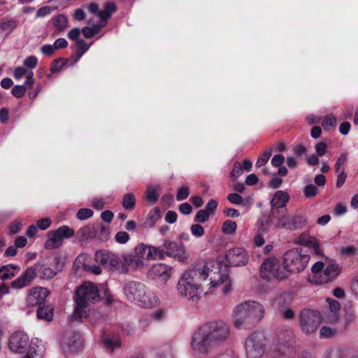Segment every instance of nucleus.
<instances>
[{
	"label": "nucleus",
	"instance_id": "bf43d9fd",
	"mask_svg": "<svg viewBox=\"0 0 358 358\" xmlns=\"http://www.w3.org/2000/svg\"><path fill=\"white\" fill-rule=\"evenodd\" d=\"M227 199L230 203L236 205L242 204L243 202V197L240 194L236 193L229 194L227 196Z\"/></svg>",
	"mask_w": 358,
	"mask_h": 358
},
{
	"label": "nucleus",
	"instance_id": "a18cd8bd",
	"mask_svg": "<svg viewBox=\"0 0 358 358\" xmlns=\"http://www.w3.org/2000/svg\"><path fill=\"white\" fill-rule=\"evenodd\" d=\"M318 193V189L313 184L307 185L303 189V194L306 198H313Z\"/></svg>",
	"mask_w": 358,
	"mask_h": 358
},
{
	"label": "nucleus",
	"instance_id": "c9c22d12",
	"mask_svg": "<svg viewBox=\"0 0 358 358\" xmlns=\"http://www.w3.org/2000/svg\"><path fill=\"white\" fill-rule=\"evenodd\" d=\"M271 222L269 218L259 219L257 222V232L265 234L268 233L271 228Z\"/></svg>",
	"mask_w": 358,
	"mask_h": 358
},
{
	"label": "nucleus",
	"instance_id": "4c0bfd02",
	"mask_svg": "<svg viewBox=\"0 0 358 358\" xmlns=\"http://www.w3.org/2000/svg\"><path fill=\"white\" fill-rule=\"evenodd\" d=\"M237 228L236 222L231 220H227L224 222L222 227V231L225 234L231 235L235 233Z\"/></svg>",
	"mask_w": 358,
	"mask_h": 358
},
{
	"label": "nucleus",
	"instance_id": "f8f14e48",
	"mask_svg": "<svg viewBox=\"0 0 358 358\" xmlns=\"http://www.w3.org/2000/svg\"><path fill=\"white\" fill-rule=\"evenodd\" d=\"M300 327L302 331L310 334L317 331L322 322V317L317 311L304 309L299 315Z\"/></svg>",
	"mask_w": 358,
	"mask_h": 358
},
{
	"label": "nucleus",
	"instance_id": "72a5a7b5",
	"mask_svg": "<svg viewBox=\"0 0 358 358\" xmlns=\"http://www.w3.org/2000/svg\"><path fill=\"white\" fill-rule=\"evenodd\" d=\"M122 266V263L120 258L117 255L111 252L106 267L118 271L120 270Z\"/></svg>",
	"mask_w": 358,
	"mask_h": 358
},
{
	"label": "nucleus",
	"instance_id": "8fccbe9b",
	"mask_svg": "<svg viewBox=\"0 0 358 358\" xmlns=\"http://www.w3.org/2000/svg\"><path fill=\"white\" fill-rule=\"evenodd\" d=\"M27 91V87L22 85H17L13 87L11 90L12 94L16 98L22 97Z\"/></svg>",
	"mask_w": 358,
	"mask_h": 358
},
{
	"label": "nucleus",
	"instance_id": "f03ea898",
	"mask_svg": "<svg viewBox=\"0 0 358 358\" xmlns=\"http://www.w3.org/2000/svg\"><path fill=\"white\" fill-rule=\"evenodd\" d=\"M99 300V289L97 285L92 282H83L76 291V306L72 316L73 319L79 320L87 317L90 304Z\"/></svg>",
	"mask_w": 358,
	"mask_h": 358
},
{
	"label": "nucleus",
	"instance_id": "864d4df0",
	"mask_svg": "<svg viewBox=\"0 0 358 358\" xmlns=\"http://www.w3.org/2000/svg\"><path fill=\"white\" fill-rule=\"evenodd\" d=\"M37 64L38 59L36 56L34 55L27 57L23 62L24 66L31 69H34L37 66Z\"/></svg>",
	"mask_w": 358,
	"mask_h": 358
},
{
	"label": "nucleus",
	"instance_id": "1a4fd4ad",
	"mask_svg": "<svg viewBox=\"0 0 358 358\" xmlns=\"http://www.w3.org/2000/svg\"><path fill=\"white\" fill-rule=\"evenodd\" d=\"M307 222V218L303 215L287 214L278 217L275 227L292 231L303 229Z\"/></svg>",
	"mask_w": 358,
	"mask_h": 358
},
{
	"label": "nucleus",
	"instance_id": "412c9836",
	"mask_svg": "<svg viewBox=\"0 0 358 358\" xmlns=\"http://www.w3.org/2000/svg\"><path fill=\"white\" fill-rule=\"evenodd\" d=\"M172 268L164 264H154L149 270V277L166 282L171 277Z\"/></svg>",
	"mask_w": 358,
	"mask_h": 358
},
{
	"label": "nucleus",
	"instance_id": "a211bd4d",
	"mask_svg": "<svg viewBox=\"0 0 358 358\" xmlns=\"http://www.w3.org/2000/svg\"><path fill=\"white\" fill-rule=\"evenodd\" d=\"M342 266L335 261L328 262L323 270L322 275L318 278L317 284H324L334 280L341 273Z\"/></svg>",
	"mask_w": 358,
	"mask_h": 358
},
{
	"label": "nucleus",
	"instance_id": "ea45409f",
	"mask_svg": "<svg viewBox=\"0 0 358 358\" xmlns=\"http://www.w3.org/2000/svg\"><path fill=\"white\" fill-rule=\"evenodd\" d=\"M67 62L68 59L65 58L56 59L52 62L50 69L52 73L59 72Z\"/></svg>",
	"mask_w": 358,
	"mask_h": 358
},
{
	"label": "nucleus",
	"instance_id": "13d9d810",
	"mask_svg": "<svg viewBox=\"0 0 358 358\" xmlns=\"http://www.w3.org/2000/svg\"><path fill=\"white\" fill-rule=\"evenodd\" d=\"M52 221L48 217L40 219L36 222V226L41 230H45L51 225Z\"/></svg>",
	"mask_w": 358,
	"mask_h": 358
},
{
	"label": "nucleus",
	"instance_id": "c03bdc74",
	"mask_svg": "<svg viewBox=\"0 0 358 358\" xmlns=\"http://www.w3.org/2000/svg\"><path fill=\"white\" fill-rule=\"evenodd\" d=\"M210 289L214 288L221 284H223L224 282H227L228 280V275L225 274H222L219 275V278L217 279L215 277L210 276Z\"/></svg>",
	"mask_w": 358,
	"mask_h": 358
},
{
	"label": "nucleus",
	"instance_id": "bb28decb",
	"mask_svg": "<svg viewBox=\"0 0 358 358\" xmlns=\"http://www.w3.org/2000/svg\"><path fill=\"white\" fill-rule=\"evenodd\" d=\"M161 190V187L158 185H149L147 187V191L145 192V200L149 202L150 204H154L157 201L159 194V192Z\"/></svg>",
	"mask_w": 358,
	"mask_h": 358
},
{
	"label": "nucleus",
	"instance_id": "79ce46f5",
	"mask_svg": "<svg viewBox=\"0 0 358 358\" xmlns=\"http://www.w3.org/2000/svg\"><path fill=\"white\" fill-rule=\"evenodd\" d=\"M15 276V273L10 268V265L0 266V279L2 280L11 279Z\"/></svg>",
	"mask_w": 358,
	"mask_h": 358
},
{
	"label": "nucleus",
	"instance_id": "4468645a",
	"mask_svg": "<svg viewBox=\"0 0 358 358\" xmlns=\"http://www.w3.org/2000/svg\"><path fill=\"white\" fill-rule=\"evenodd\" d=\"M199 288L185 275H182L177 284V290L181 296L193 302L200 299Z\"/></svg>",
	"mask_w": 358,
	"mask_h": 358
},
{
	"label": "nucleus",
	"instance_id": "5fc2aeb1",
	"mask_svg": "<svg viewBox=\"0 0 358 358\" xmlns=\"http://www.w3.org/2000/svg\"><path fill=\"white\" fill-rule=\"evenodd\" d=\"M347 157L348 155L346 153H342L339 156L335 164L336 172H340L341 169H343V166L347 162Z\"/></svg>",
	"mask_w": 358,
	"mask_h": 358
},
{
	"label": "nucleus",
	"instance_id": "c85d7f7f",
	"mask_svg": "<svg viewBox=\"0 0 358 358\" xmlns=\"http://www.w3.org/2000/svg\"><path fill=\"white\" fill-rule=\"evenodd\" d=\"M91 44H87L83 39H78L76 42V59L75 62H78L81 57L88 50Z\"/></svg>",
	"mask_w": 358,
	"mask_h": 358
},
{
	"label": "nucleus",
	"instance_id": "09e8293b",
	"mask_svg": "<svg viewBox=\"0 0 358 358\" xmlns=\"http://www.w3.org/2000/svg\"><path fill=\"white\" fill-rule=\"evenodd\" d=\"M316 238L314 237H310L309 234L303 233L299 236L298 243L301 245L309 247L311 243Z\"/></svg>",
	"mask_w": 358,
	"mask_h": 358
},
{
	"label": "nucleus",
	"instance_id": "473e14b6",
	"mask_svg": "<svg viewBox=\"0 0 358 358\" xmlns=\"http://www.w3.org/2000/svg\"><path fill=\"white\" fill-rule=\"evenodd\" d=\"M160 217V211L158 208L151 210L148 213V220L145 222V225L148 227H152Z\"/></svg>",
	"mask_w": 358,
	"mask_h": 358
},
{
	"label": "nucleus",
	"instance_id": "e433bc0d",
	"mask_svg": "<svg viewBox=\"0 0 358 358\" xmlns=\"http://www.w3.org/2000/svg\"><path fill=\"white\" fill-rule=\"evenodd\" d=\"M101 26L95 24L92 27H84L82 29V33L85 38H90L99 33Z\"/></svg>",
	"mask_w": 358,
	"mask_h": 358
},
{
	"label": "nucleus",
	"instance_id": "e2e57ef3",
	"mask_svg": "<svg viewBox=\"0 0 358 358\" xmlns=\"http://www.w3.org/2000/svg\"><path fill=\"white\" fill-rule=\"evenodd\" d=\"M56 50V48H55V45H50V44H46L43 45L41 48V52L46 56L50 57L53 55L55 51Z\"/></svg>",
	"mask_w": 358,
	"mask_h": 358
},
{
	"label": "nucleus",
	"instance_id": "ddd939ff",
	"mask_svg": "<svg viewBox=\"0 0 358 358\" xmlns=\"http://www.w3.org/2000/svg\"><path fill=\"white\" fill-rule=\"evenodd\" d=\"M260 275L265 280H270L272 277L281 280L285 278V272L275 257H269L262 264Z\"/></svg>",
	"mask_w": 358,
	"mask_h": 358
},
{
	"label": "nucleus",
	"instance_id": "6ab92c4d",
	"mask_svg": "<svg viewBox=\"0 0 358 358\" xmlns=\"http://www.w3.org/2000/svg\"><path fill=\"white\" fill-rule=\"evenodd\" d=\"M50 292L44 287H32L28 290L27 303L28 306L43 305Z\"/></svg>",
	"mask_w": 358,
	"mask_h": 358
},
{
	"label": "nucleus",
	"instance_id": "0e129e2a",
	"mask_svg": "<svg viewBox=\"0 0 358 358\" xmlns=\"http://www.w3.org/2000/svg\"><path fill=\"white\" fill-rule=\"evenodd\" d=\"M338 173V175L337 176L336 185V187L340 188L345 183V180L347 178V174L345 173L344 169H342L341 171Z\"/></svg>",
	"mask_w": 358,
	"mask_h": 358
},
{
	"label": "nucleus",
	"instance_id": "9d476101",
	"mask_svg": "<svg viewBox=\"0 0 358 358\" xmlns=\"http://www.w3.org/2000/svg\"><path fill=\"white\" fill-rule=\"evenodd\" d=\"M215 346L209 336L200 326L193 334L191 347L194 354L206 355Z\"/></svg>",
	"mask_w": 358,
	"mask_h": 358
},
{
	"label": "nucleus",
	"instance_id": "2f4dec72",
	"mask_svg": "<svg viewBox=\"0 0 358 358\" xmlns=\"http://www.w3.org/2000/svg\"><path fill=\"white\" fill-rule=\"evenodd\" d=\"M38 273L43 279H50L56 275V271L46 265H41L38 270Z\"/></svg>",
	"mask_w": 358,
	"mask_h": 358
},
{
	"label": "nucleus",
	"instance_id": "603ef678",
	"mask_svg": "<svg viewBox=\"0 0 358 358\" xmlns=\"http://www.w3.org/2000/svg\"><path fill=\"white\" fill-rule=\"evenodd\" d=\"M93 215V211L90 208H81L77 213V217L80 220H87Z\"/></svg>",
	"mask_w": 358,
	"mask_h": 358
},
{
	"label": "nucleus",
	"instance_id": "a19ab883",
	"mask_svg": "<svg viewBox=\"0 0 358 358\" xmlns=\"http://www.w3.org/2000/svg\"><path fill=\"white\" fill-rule=\"evenodd\" d=\"M324 267L325 265L322 262H317L312 266L311 270L313 273V278L316 283H317L318 278L320 277V275H322Z\"/></svg>",
	"mask_w": 358,
	"mask_h": 358
},
{
	"label": "nucleus",
	"instance_id": "39448f33",
	"mask_svg": "<svg viewBox=\"0 0 358 358\" xmlns=\"http://www.w3.org/2000/svg\"><path fill=\"white\" fill-rule=\"evenodd\" d=\"M310 260L306 253L301 249L295 248L286 252L283 255L282 270L285 278L290 273H299L305 269Z\"/></svg>",
	"mask_w": 358,
	"mask_h": 358
},
{
	"label": "nucleus",
	"instance_id": "a878e982",
	"mask_svg": "<svg viewBox=\"0 0 358 358\" xmlns=\"http://www.w3.org/2000/svg\"><path fill=\"white\" fill-rule=\"evenodd\" d=\"M77 235L81 241L92 239L96 236V230L92 224H88L79 229Z\"/></svg>",
	"mask_w": 358,
	"mask_h": 358
},
{
	"label": "nucleus",
	"instance_id": "4d7b16f0",
	"mask_svg": "<svg viewBox=\"0 0 358 358\" xmlns=\"http://www.w3.org/2000/svg\"><path fill=\"white\" fill-rule=\"evenodd\" d=\"M115 241L118 243L124 244L129 239V235L126 231H118L115 235Z\"/></svg>",
	"mask_w": 358,
	"mask_h": 358
},
{
	"label": "nucleus",
	"instance_id": "7ed1b4c3",
	"mask_svg": "<svg viewBox=\"0 0 358 358\" xmlns=\"http://www.w3.org/2000/svg\"><path fill=\"white\" fill-rule=\"evenodd\" d=\"M122 291L127 300L143 308H152L156 305L155 294L143 282L131 280L126 282Z\"/></svg>",
	"mask_w": 358,
	"mask_h": 358
},
{
	"label": "nucleus",
	"instance_id": "37998d69",
	"mask_svg": "<svg viewBox=\"0 0 358 358\" xmlns=\"http://www.w3.org/2000/svg\"><path fill=\"white\" fill-rule=\"evenodd\" d=\"M336 124V118L333 115L325 117L322 122L324 130H329L330 127H334Z\"/></svg>",
	"mask_w": 358,
	"mask_h": 358
},
{
	"label": "nucleus",
	"instance_id": "423d86ee",
	"mask_svg": "<svg viewBox=\"0 0 358 358\" xmlns=\"http://www.w3.org/2000/svg\"><path fill=\"white\" fill-rule=\"evenodd\" d=\"M201 327L209 336L215 346L220 345L229 336V326L224 320H210L203 324Z\"/></svg>",
	"mask_w": 358,
	"mask_h": 358
},
{
	"label": "nucleus",
	"instance_id": "4be33fe9",
	"mask_svg": "<svg viewBox=\"0 0 358 358\" xmlns=\"http://www.w3.org/2000/svg\"><path fill=\"white\" fill-rule=\"evenodd\" d=\"M164 248H162V245L156 247L153 245H141L136 248V252H138V251L147 252L146 258L148 259H162L164 257Z\"/></svg>",
	"mask_w": 358,
	"mask_h": 358
},
{
	"label": "nucleus",
	"instance_id": "20e7f679",
	"mask_svg": "<svg viewBox=\"0 0 358 358\" xmlns=\"http://www.w3.org/2000/svg\"><path fill=\"white\" fill-rule=\"evenodd\" d=\"M8 345L14 352H27L24 358H41L44 352V346L41 341L38 338L30 341L28 335L22 331L13 334L9 338Z\"/></svg>",
	"mask_w": 358,
	"mask_h": 358
},
{
	"label": "nucleus",
	"instance_id": "cd10ccee",
	"mask_svg": "<svg viewBox=\"0 0 358 358\" xmlns=\"http://www.w3.org/2000/svg\"><path fill=\"white\" fill-rule=\"evenodd\" d=\"M69 20L65 15L59 14L52 18V24L59 32L64 31L69 26Z\"/></svg>",
	"mask_w": 358,
	"mask_h": 358
},
{
	"label": "nucleus",
	"instance_id": "69168bd1",
	"mask_svg": "<svg viewBox=\"0 0 358 358\" xmlns=\"http://www.w3.org/2000/svg\"><path fill=\"white\" fill-rule=\"evenodd\" d=\"M355 252L356 248L353 245H348L341 249V255L346 257L354 255Z\"/></svg>",
	"mask_w": 358,
	"mask_h": 358
},
{
	"label": "nucleus",
	"instance_id": "58836bf2",
	"mask_svg": "<svg viewBox=\"0 0 358 358\" xmlns=\"http://www.w3.org/2000/svg\"><path fill=\"white\" fill-rule=\"evenodd\" d=\"M272 155V149L269 148L265 150L263 154L259 156L256 162L255 166L257 168H259L264 165H265L268 161L269 160L271 156Z\"/></svg>",
	"mask_w": 358,
	"mask_h": 358
},
{
	"label": "nucleus",
	"instance_id": "9b49d317",
	"mask_svg": "<svg viewBox=\"0 0 358 358\" xmlns=\"http://www.w3.org/2000/svg\"><path fill=\"white\" fill-rule=\"evenodd\" d=\"M292 338L293 331L291 328H287L285 333L280 332L278 334V341L273 352L274 358H290L293 351Z\"/></svg>",
	"mask_w": 358,
	"mask_h": 358
},
{
	"label": "nucleus",
	"instance_id": "7c9ffc66",
	"mask_svg": "<svg viewBox=\"0 0 358 358\" xmlns=\"http://www.w3.org/2000/svg\"><path fill=\"white\" fill-rule=\"evenodd\" d=\"M136 199L132 193H127L123 196L122 205L124 209L133 210L135 207Z\"/></svg>",
	"mask_w": 358,
	"mask_h": 358
},
{
	"label": "nucleus",
	"instance_id": "393cba45",
	"mask_svg": "<svg viewBox=\"0 0 358 358\" xmlns=\"http://www.w3.org/2000/svg\"><path fill=\"white\" fill-rule=\"evenodd\" d=\"M101 340L104 347L110 352H113L121 346V340L118 336L110 337L109 335L103 334Z\"/></svg>",
	"mask_w": 358,
	"mask_h": 358
},
{
	"label": "nucleus",
	"instance_id": "0eeeda50",
	"mask_svg": "<svg viewBox=\"0 0 358 358\" xmlns=\"http://www.w3.org/2000/svg\"><path fill=\"white\" fill-rule=\"evenodd\" d=\"M266 339L264 333L255 332L245 340V352L248 358H260L265 352Z\"/></svg>",
	"mask_w": 358,
	"mask_h": 358
},
{
	"label": "nucleus",
	"instance_id": "dca6fc26",
	"mask_svg": "<svg viewBox=\"0 0 358 358\" xmlns=\"http://www.w3.org/2000/svg\"><path fill=\"white\" fill-rule=\"evenodd\" d=\"M182 275L195 284L199 289L202 286V282L206 281L210 276L209 270L206 266L194 267L185 271Z\"/></svg>",
	"mask_w": 358,
	"mask_h": 358
},
{
	"label": "nucleus",
	"instance_id": "680f3d73",
	"mask_svg": "<svg viewBox=\"0 0 358 358\" xmlns=\"http://www.w3.org/2000/svg\"><path fill=\"white\" fill-rule=\"evenodd\" d=\"M285 162V157L282 155H275L271 159V164L274 167H280Z\"/></svg>",
	"mask_w": 358,
	"mask_h": 358
},
{
	"label": "nucleus",
	"instance_id": "338daca9",
	"mask_svg": "<svg viewBox=\"0 0 358 358\" xmlns=\"http://www.w3.org/2000/svg\"><path fill=\"white\" fill-rule=\"evenodd\" d=\"M327 301L329 303V309L333 313H336L340 310L341 304L338 301L333 299H327Z\"/></svg>",
	"mask_w": 358,
	"mask_h": 358
},
{
	"label": "nucleus",
	"instance_id": "f257e3e1",
	"mask_svg": "<svg viewBox=\"0 0 358 358\" xmlns=\"http://www.w3.org/2000/svg\"><path fill=\"white\" fill-rule=\"evenodd\" d=\"M264 313V307L260 303L245 301L234 308L232 315L233 324L237 329H251L263 318Z\"/></svg>",
	"mask_w": 358,
	"mask_h": 358
},
{
	"label": "nucleus",
	"instance_id": "f3484780",
	"mask_svg": "<svg viewBox=\"0 0 358 358\" xmlns=\"http://www.w3.org/2000/svg\"><path fill=\"white\" fill-rule=\"evenodd\" d=\"M226 259L231 266H245L248 262V254L244 248L237 247L227 252Z\"/></svg>",
	"mask_w": 358,
	"mask_h": 358
},
{
	"label": "nucleus",
	"instance_id": "2eb2a0df",
	"mask_svg": "<svg viewBox=\"0 0 358 358\" xmlns=\"http://www.w3.org/2000/svg\"><path fill=\"white\" fill-rule=\"evenodd\" d=\"M164 248V255L172 257L179 262H184L187 259L184 247L175 242L165 241L162 244Z\"/></svg>",
	"mask_w": 358,
	"mask_h": 358
},
{
	"label": "nucleus",
	"instance_id": "aec40b11",
	"mask_svg": "<svg viewBox=\"0 0 358 358\" xmlns=\"http://www.w3.org/2000/svg\"><path fill=\"white\" fill-rule=\"evenodd\" d=\"M36 276V269L31 266L27 268L22 274L11 282V287L20 289L31 285Z\"/></svg>",
	"mask_w": 358,
	"mask_h": 358
},
{
	"label": "nucleus",
	"instance_id": "f704fd0d",
	"mask_svg": "<svg viewBox=\"0 0 358 358\" xmlns=\"http://www.w3.org/2000/svg\"><path fill=\"white\" fill-rule=\"evenodd\" d=\"M17 21L13 19L0 22L1 30L8 34L11 33L17 27Z\"/></svg>",
	"mask_w": 358,
	"mask_h": 358
},
{
	"label": "nucleus",
	"instance_id": "052dcab7",
	"mask_svg": "<svg viewBox=\"0 0 358 358\" xmlns=\"http://www.w3.org/2000/svg\"><path fill=\"white\" fill-rule=\"evenodd\" d=\"M336 330L328 327H322L320 331V335L321 338H329L335 334Z\"/></svg>",
	"mask_w": 358,
	"mask_h": 358
},
{
	"label": "nucleus",
	"instance_id": "774afa93",
	"mask_svg": "<svg viewBox=\"0 0 358 358\" xmlns=\"http://www.w3.org/2000/svg\"><path fill=\"white\" fill-rule=\"evenodd\" d=\"M350 289L352 293L358 296V273L353 278L350 284Z\"/></svg>",
	"mask_w": 358,
	"mask_h": 358
},
{
	"label": "nucleus",
	"instance_id": "6e6552de",
	"mask_svg": "<svg viewBox=\"0 0 358 358\" xmlns=\"http://www.w3.org/2000/svg\"><path fill=\"white\" fill-rule=\"evenodd\" d=\"M75 231L66 225L59 227L55 230L49 231L47 234V239L44 243L46 250H54L60 248L65 238L73 237Z\"/></svg>",
	"mask_w": 358,
	"mask_h": 358
},
{
	"label": "nucleus",
	"instance_id": "c756f323",
	"mask_svg": "<svg viewBox=\"0 0 358 358\" xmlns=\"http://www.w3.org/2000/svg\"><path fill=\"white\" fill-rule=\"evenodd\" d=\"M110 255V252L106 250H99L96 252L94 255V259L96 263L106 267Z\"/></svg>",
	"mask_w": 358,
	"mask_h": 358
},
{
	"label": "nucleus",
	"instance_id": "de8ad7c7",
	"mask_svg": "<svg viewBox=\"0 0 358 358\" xmlns=\"http://www.w3.org/2000/svg\"><path fill=\"white\" fill-rule=\"evenodd\" d=\"M243 173V170L242 166L239 162H236L234 164L233 169L230 173V177L235 180L240 177Z\"/></svg>",
	"mask_w": 358,
	"mask_h": 358
},
{
	"label": "nucleus",
	"instance_id": "b1692460",
	"mask_svg": "<svg viewBox=\"0 0 358 358\" xmlns=\"http://www.w3.org/2000/svg\"><path fill=\"white\" fill-rule=\"evenodd\" d=\"M53 311L54 308L52 305L43 303L38 306L36 315L38 319L50 322L53 319Z\"/></svg>",
	"mask_w": 358,
	"mask_h": 358
},
{
	"label": "nucleus",
	"instance_id": "49530a36",
	"mask_svg": "<svg viewBox=\"0 0 358 358\" xmlns=\"http://www.w3.org/2000/svg\"><path fill=\"white\" fill-rule=\"evenodd\" d=\"M210 215L205 209L199 210L195 215L194 221L197 223H203L208 220Z\"/></svg>",
	"mask_w": 358,
	"mask_h": 358
},
{
	"label": "nucleus",
	"instance_id": "5701e85b",
	"mask_svg": "<svg viewBox=\"0 0 358 358\" xmlns=\"http://www.w3.org/2000/svg\"><path fill=\"white\" fill-rule=\"evenodd\" d=\"M289 195L287 192L278 190L275 192L271 201V207L272 209L286 208V205L289 202ZM285 210H287V208H285Z\"/></svg>",
	"mask_w": 358,
	"mask_h": 358
},
{
	"label": "nucleus",
	"instance_id": "6e6d98bb",
	"mask_svg": "<svg viewBox=\"0 0 358 358\" xmlns=\"http://www.w3.org/2000/svg\"><path fill=\"white\" fill-rule=\"evenodd\" d=\"M189 194V189L186 186H183L178 190L176 199L178 201L185 200L188 197Z\"/></svg>",
	"mask_w": 358,
	"mask_h": 358
},
{
	"label": "nucleus",
	"instance_id": "3c124183",
	"mask_svg": "<svg viewBox=\"0 0 358 358\" xmlns=\"http://www.w3.org/2000/svg\"><path fill=\"white\" fill-rule=\"evenodd\" d=\"M190 231L192 234L196 238H200L204 234L203 227L199 224H192L190 227Z\"/></svg>",
	"mask_w": 358,
	"mask_h": 358
}]
</instances>
